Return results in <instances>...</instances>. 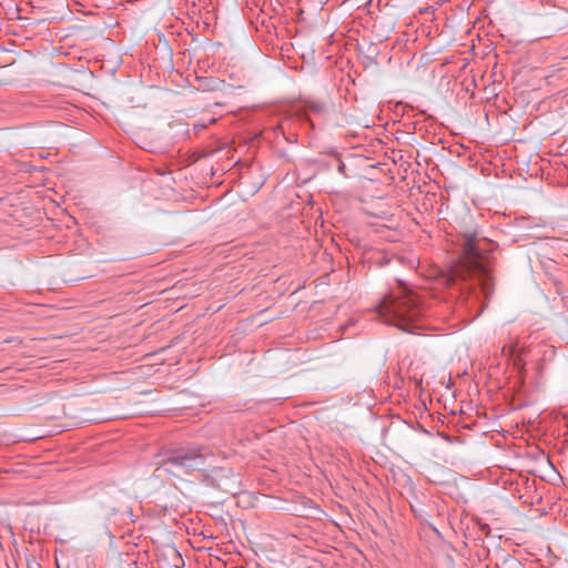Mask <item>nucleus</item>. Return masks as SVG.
I'll return each mask as SVG.
<instances>
[{
    "mask_svg": "<svg viewBox=\"0 0 568 568\" xmlns=\"http://www.w3.org/2000/svg\"><path fill=\"white\" fill-rule=\"evenodd\" d=\"M467 277H476L481 291L487 297L491 293L488 257L479 248V239L476 232L464 234V252L453 265L447 278L449 285L465 282Z\"/></svg>",
    "mask_w": 568,
    "mask_h": 568,
    "instance_id": "nucleus-1",
    "label": "nucleus"
},
{
    "mask_svg": "<svg viewBox=\"0 0 568 568\" xmlns=\"http://www.w3.org/2000/svg\"><path fill=\"white\" fill-rule=\"evenodd\" d=\"M422 312L416 294L405 288L386 295L377 306V313L385 323L407 332L412 331L409 324L417 321Z\"/></svg>",
    "mask_w": 568,
    "mask_h": 568,
    "instance_id": "nucleus-2",
    "label": "nucleus"
},
{
    "mask_svg": "<svg viewBox=\"0 0 568 568\" xmlns=\"http://www.w3.org/2000/svg\"><path fill=\"white\" fill-rule=\"evenodd\" d=\"M209 454L202 447H181L168 452L162 459L158 471L183 479L195 473H204L209 469Z\"/></svg>",
    "mask_w": 568,
    "mask_h": 568,
    "instance_id": "nucleus-3",
    "label": "nucleus"
},
{
    "mask_svg": "<svg viewBox=\"0 0 568 568\" xmlns=\"http://www.w3.org/2000/svg\"><path fill=\"white\" fill-rule=\"evenodd\" d=\"M308 108L316 113H321L324 111V104L321 102H311L308 104Z\"/></svg>",
    "mask_w": 568,
    "mask_h": 568,
    "instance_id": "nucleus-4",
    "label": "nucleus"
},
{
    "mask_svg": "<svg viewBox=\"0 0 568 568\" xmlns=\"http://www.w3.org/2000/svg\"><path fill=\"white\" fill-rule=\"evenodd\" d=\"M515 352H516V346H515V345H511V346L509 347V354H510L511 356H515Z\"/></svg>",
    "mask_w": 568,
    "mask_h": 568,
    "instance_id": "nucleus-5",
    "label": "nucleus"
},
{
    "mask_svg": "<svg viewBox=\"0 0 568 568\" xmlns=\"http://www.w3.org/2000/svg\"><path fill=\"white\" fill-rule=\"evenodd\" d=\"M515 361H516V363L520 362V352L518 353L517 358Z\"/></svg>",
    "mask_w": 568,
    "mask_h": 568,
    "instance_id": "nucleus-6",
    "label": "nucleus"
}]
</instances>
